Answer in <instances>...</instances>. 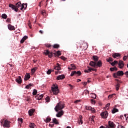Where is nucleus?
I'll return each instance as SVG.
<instances>
[{
    "label": "nucleus",
    "instance_id": "obj_1",
    "mask_svg": "<svg viewBox=\"0 0 128 128\" xmlns=\"http://www.w3.org/2000/svg\"><path fill=\"white\" fill-rule=\"evenodd\" d=\"M22 6V3L20 2H18L16 6H14V4H9V8H10L13 10H14V12H18V8H21Z\"/></svg>",
    "mask_w": 128,
    "mask_h": 128
},
{
    "label": "nucleus",
    "instance_id": "obj_2",
    "mask_svg": "<svg viewBox=\"0 0 128 128\" xmlns=\"http://www.w3.org/2000/svg\"><path fill=\"white\" fill-rule=\"evenodd\" d=\"M65 105L66 104L62 102L58 103V104H56V106L54 108L56 112H58V110H62V108H64Z\"/></svg>",
    "mask_w": 128,
    "mask_h": 128
},
{
    "label": "nucleus",
    "instance_id": "obj_3",
    "mask_svg": "<svg viewBox=\"0 0 128 128\" xmlns=\"http://www.w3.org/2000/svg\"><path fill=\"white\" fill-rule=\"evenodd\" d=\"M52 92L54 94H58L60 92V90H58V84H53L52 86Z\"/></svg>",
    "mask_w": 128,
    "mask_h": 128
},
{
    "label": "nucleus",
    "instance_id": "obj_4",
    "mask_svg": "<svg viewBox=\"0 0 128 128\" xmlns=\"http://www.w3.org/2000/svg\"><path fill=\"white\" fill-rule=\"evenodd\" d=\"M124 74V73L123 71H118L116 73H114L113 74V76L115 78H118V76H122Z\"/></svg>",
    "mask_w": 128,
    "mask_h": 128
},
{
    "label": "nucleus",
    "instance_id": "obj_5",
    "mask_svg": "<svg viewBox=\"0 0 128 128\" xmlns=\"http://www.w3.org/2000/svg\"><path fill=\"white\" fill-rule=\"evenodd\" d=\"M10 122L8 120H5L4 122V124L3 125L4 128H10Z\"/></svg>",
    "mask_w": 128,
    "mask_h": 128
},
{
    "label": "nucleus",
    "instance_id": "obj_6",
    "mask_svg": "<svg viewBox=\"0 0 128 128\" xmlns=\"http://www.w3.org/2000/svg\"><path fill=\"white\" fill-rule=\"evenodd\" d=\"M100 116L102 118H106L108 116V111H105L100 114Z\"/></svg>",
    "mask_w": 128,
    "mask_h": 128
},
{
    "label": "nucleus",
    "instance_id": "obj_7",
    "mask_svg": "<svg viewBox=\"0 0 128 128\" xmlns=\"http://www.w3.org/2000/svg\"><path fill=\"white\" fill-rule=\"evenodd\" d=\"M108 124L109 126L108 128H116V124H114V123L112 121H108Z\"/></svg>",
    "mask_w": 128,
    "mask_h": 128
},
{
    "label": "nucleus",
    "instance_id": "obj_8",
    "mask_svg": "<svg viewBox=\"0 0 128 128\" xmlns=\"http://www.w3.org/2000/svg\"><path fill=\"white\" fill-rule=\"evenodd\" d=\"M26 8H28V3L21 4V8H20V10H26Z\"/></svg>",
    "mask_w": 128,
    "mask_h": 128
},
{
    "label": "nucleus",
    "instance_id": "obj_9",
    "mask_svg": "<svg viewBox=\"0 0 128 128\" xmlns=\"http://www.w3.org/2000/svg\"><path fill=\"white\" fill-rule=\"evenodd\" d=\"M16 82H18L19 84H20L22 82V77L19 76L18 78L16 79Z\"/></svg>",
    "mask_w": 128,
    "mask_h": 128
},
{
    "label": "nucleus",
    "instance_id": "obj_10",
    "mask_svg": "<svg viewBox=\"0 0 128 128\" xmlns=\"http://www.w3.org/2000/svg\"><path fill=\"white\" fill-rule=\"evenodd\" d=\"M98 66V68H102V60H98V62H96V68Z\"/></svg>",
    "mask_w": 128,
    "mask_h": 128
},
{
    "label": "nucleus",
    "instance_id": "obj_11",
    "mask_svg": "<svg viewBox=\"0 0 128 128\" xmlns=\"http://www.w3.org/2000/svg\"><path fill=\"white\" fill-rule=\"evenodd\" d=\"M76 67L74 64H71L70 67L68 68V70H76Z\"/></svg>",
    "mask_w": 128,
    "mask_h": 128
},
{
    "label": "nucleus",
    "instance_id": "obj_12",
    "mask_svg": "<svg viewBox=\"0 0 128 128\" xmlns=\"http://www.w3.org/2000/svg\"><path fill=\"white\" fill-rule=\"evenodd\" d=\"M8 27L10 30H16V28L10 24H8Z\"/></svg>",
    "mask_w": 128,
    "mask_h": 128
},
{
    "label": "nucleus",
    "instance_id": "obj_13",
    "mask_svg": "<svg viewBox=\"0 0 128 128\" xmlns=\"http://www.w3.org/2000/svg\"><path fill=\"white\" fill-rule=\"evenodd\" d=\"M118 64L120 66V68H124V62H122V60H120Z\"/></svg>",
    "mask_w": 128,
    "mask_h": 128
},
{
    "label": "nucleus",
    "instance_id": "obj_14",
    "mask_svg": "<svg viewBox=\"0 0 128 128\" xmlns=\"http://www.w3.org/2000/svg\"><path fill=\"white\" fill-rule=\"evenodd\" d=\"M34 112H36V110H34V108H32V109L29 110V111H28L29 116H32V114H34Z\"/></svg>",
    "mask_w": 128,
    "mask_h": 128
},
{
    "label": "nucleus",
    "instance_id": "obj_15",
    "mask_svg": "<svg viewBox=\"0 0 128 128\" xmlns=\"http://www.w3.org/2000/svg\"><path fill=\"white\" fill-rule=\"evenodd\" d=\"M42 98H44L43 94H41V95L38 94L36 96V100H42Z\"/></svg>",
    "mask_w": 128,
    "mask_h": 128
},
{
    "label": "nucleus",
    "instance_id": "obj_16",
    "mask_svg": "<svg viewBox=\"0 0 128 128\" xmlns=\"http://www.w3.org/2000/svg\"><path fill=\"white\" fill-rule=\"evenodd\" d=\"M63 115H64V110H61L56 114V116H57V118H60L62 116H63Z\"/></svg>",
    "mask_w": 128,
    "mask_h": 128
},
{
    "label": "nucleus",
    "instance_id": "obj_17",
    "mask_svg": "<svg viewBox=\"0 0 128 128\" xmlns=\"http://www.w3.org/2000/svg\"><path fill=\"white\" fill-rule=\"evenodd\" d=\"M66 76L64 75H59L58 76H57L56 80H64V78H65Z\"/></svg>",
    "mask_w": 128,
    "mask_h": 128
},
{
    "label": "nucleus",
    "instance_id": "obj_18",
    "mask_svg": "<svg viewBox=\"0 0 128 128\" xmlns=\"http://www.w3.org/2000/svg\"><path fill=\"white\" fill-rule=\"evenodd\" d=\"M30 78V74H26L24 76V80H28Z\"/></svg>",
    "mask_w": 128,
    "mask_h": 128
},
{
    "label": "nucleus",
    "instance_id": "obj_19",
    "mask_svg": "<svg viewBox=\"0 0 128 128\" xmlns=\"http://www.w3.org/2000/svg\"><path fill=\"white\" fill-rule=\"evenodd\" d=\"M90 66H92V68H96V62L91 61L90 62Z\"/></svg>",
    "mask_w": 128,
    "mask_h": 128
},
{
    "label": "nucleus",
    "instance_id": "obj_20",
    "mask_svg": "<svg viewBox=\"0 0 128 128\" xmlns=\"http://www.w3.org/2000/svg\"><path fill=\"white\" fill-rule=\"evenodd\" d=\"M112 58H118V56H120V53H114L112 54Z\"/></svg>",
    "mask_w": 128,
    "mask_h": 128
},
{
    "label": "nucleus",
    "instance_id": "obj_21",
    "mask_svg": "<svg viewBox=\"0 0 128 128\" xmlns=\"http://www.w3.org/2000/svg\"><path fill=\"white\" fill-rule=\"evenodd\" d=\"M92 59L94 60V62H96L98 61V56H93Z\"/></svg>",
    "mask_w": 128,
    "mask_h": 128
},
{
    "label": "nucleus",
    "instance_id": "obj_22",
    "mask_svg": "<svg viewBox=\"0 0 128 128\" xmlns=\"http://www.w3.org/2000/svg\"><path fill=\"white\" fill-rule=\"evenodd\" d=\"M51 120H52V118H50V116H48L46 118V120H44V122L46 123L50 122Z\"/></svg>",
    "mask_w": 128,
    "mask_h": 128
},
{
    "label": "nucleus",
    "instance_id": "obj_23",
    "mask_svg": "<svg viewBox=\"0 0 128 128\" xmlns=\"http://www.w3.org/2000/svg\"><path fill=\"white\" fill-rule=\"evenodd\" d=\"M52 120L54 124H58V121L56 118H52Z\"/></svg>",
    "mask_w": 128,
    "mask_h": 128
},
{
    "label": "nucleus",
    "instance_id": "obj_24",
    "mask_svg": "<svg viewBox=\"0 0 128 128\" xmlns=\"http://www.w3.org/2000/svg\"><path fill=\"white\" fill-rule=\"evenodd\" d=\"M85 94V96H86L87 94H90V91L88 90H84V91L82 93V96Z\"/></svg>",
    "mask_w": 128,
    "mask_h": 128
},
{
    "label": "nucleus",
    "instance_id": "obj_25",
    "mask_svg": "<svg viewBox=\"0 0 128 128\" xmlns=\"http://www.w3.org/2000/svg\"><path fill=\"white\" fill-rule=\"evenodd\" d=\"M24 120H22V118H18V122L20 126L22 124Z\"/></svg>",
    "mask_w": 128,
    "mask_h": 128
},
{
    "label": "nucleus",
    "instance_id": "obj_26",
    "mask_svg": "<svg viewBox=\"0 0 128 128\" xmlns=\"http://www.w3.org/2000/svg\"><path fill=\"white\" fill-rule=\"evenodd\" d=\"M34 86V84H29L26 86L25 88H26L27 90H28L30 88L31 86Z\"/></svg>",
    "mask_w": 128,
    "mask_h": 128
},
{
    "label": "nucleus",
    "instance_id": "obj_27",
    "mask_svg": "<svg viewBox=\"0 0 128 128\" xmlns=\"http://www.w3.org/2000/svg\"><path fill=\"white\" fill-rule=\"evenodd\" d=\"M112 114H116V112H118V109L114 108L112 110Z\"/></svg>",
    "mask_w": 128,
    "mask_h": 128
},
{
    "label": "nucleus",
    "instance_id": "obj_28",
    "mask_svg": "<svg viewBox=\"0 0 128 128\" xmlns=\"http://www.w3.org/2000/svg\"><path fill=\"white\" fill-rule=\"evenodd\" d=\"M1 17L2 18H4V20H6L8 18V15L6 14H4L2 15Z\"/></svg>",
    "mask_w": 128,
    "mask_h": 128
},
{
    "label": "nucleus",
    "instance_id": "obj_29",
    "mask_svg": "<svg viewBox=\"0 0 128 128\" xmlns=\"http://www.w3.org/2000/svg\"><path fill=\"white\" fill-rule=\"evenodd\" d=\"M110 72H114V70H118V68L116 66H114V68H110Z\"/></svg>",
    "mask_w": 128,
    "mask_h": 128
},
{
    "label": "nucleus",
    "instance_id": "obj_30",
    "mask_svg": "<svg viewBox=\"0 0 128 128\" xmlns=\"http://www.w3.org/2000/svg\"><path fill=\"white\" fill-rule=\"evenodd\" d=\"M83 48H88V44L86 42H84L82 44Z\"/></svg>",
    "mask_w": 128,
    "mask_h": 128
},
{
    "label": "nucleus",
    "instance_id": "obj_31",
    "mask_svg": "<svg viewBox=\"0 0 128 128\" xmlns=\"http://www.w3.org/2000/svg\"><path fill=\"white\" fill-rule=\"evenodd\" d=\"M118 61H116V60H114V62L110 63V64H111V66H116V64H118Z\"/></svg>",
    "mask_w": 128,
    "mask_h": 128
},
{
    "label": "nucleus",
    "instance_id": "obj_32",
    "mask_svg": "<svg viewBox=\"0 0 128 128\" xmlns=\"http://www.w3.org/2000/svg\"><path fill=\"white\" fill-rule=\"evenodd\" d=\"M85 108L86 110H92V106H85Z\"/></svg>",
    "mask_w": 128,
    "mask_h": 128
},
{
    "label": "nucleus",
    "instance_id": "obj_33",
    "mask_svg": "<svg viewBox=\"0 0 128 128\" xmlns=\"http://www.w3.org/2000/svg\"><path fill=\"white\" fill-rule=\"evenodd\" d=\"M92 96V98H96V94L94 93L91 94Z\"/></svg>",
    "mask_w": 128,
    "mask_h": 128
},
{
    "label": "nucleus",
    "instance_id": "obj_34",
    "mask_svg": "<svg viewBox=\"0 0 128 128\" xmlns=\"http://www.w3.org/2000/svg\"><path fill=\"white\" fill-rule=\"evenodd\" d=\"M36 125H34V124L30 122V128H34V126Z\"/></svg>",
    "mask_w": 128,
    "mask_h": 128
},
{
    "label": "nucleus",
    "instance_id": "obj_35",
    "mask_svg": "<svg viewBox=\"0 0 128 128\" xmlns=\"http://www.w3.org/2000/svg\"><path fill=\"white\" fill-rule=\"evenodd\" d=\"M53 48H60V44H54L53 46Z\"/></svg>",
    "mask_w": 128,
    "mask_h": 128
},
{
    "label": "nucleus",
    "instance_id": "obj_36",
    "mask_svg": "<svg viewBox=\"0 0 128 128\" xmlns=\"http://www.w3.org/2000/svg\"><path fill=\"white\" fill-rule=\"evenodd\" d=\"M36 94H38V90L36 89H34L32 92L33 96H36Z\"/></svg>",
    "mask_w": 128,
    "mask_h": 128
},
{
    "label": "nucleus",
    "instance_id": "obj_37",
    "mask_svg": "<svg viewBox=\"0 0 128 128\" xmlns=\"http://www.w3.org/2000/svg\"><path fill=\"white\" fill-rule=\"evenodd\" d=\"M40 14H42V16H46V10H41L40 11Z\"/></svg>",
    "mask_w": 128,
    "mask_h": 128
},
{
    "label": "nucleus",
    "instance_id": "obj_38",
    "mask_svg": "<svg viewBox=\"0 0 128 128\" xmlns=\"http://www.w3.org/2000/svg\"><path fill=\"white\" fill-rule=\"evenodd\" d=\"M120 83L118 82L116 85V90H120Z\"/></svg>",
    "mask_w": 128,
    "mask_h": 128
},
{
    "label": "nucleus",
    "instance_id": "obj_39",
    "mask_svg": "<svg viewBox=\"0 0 128 128\" xmlns=\"http://www.w3.org/2000/svg\"><path fill=\"white\" fill-rule=\"evenodd\" d=\"M106 62H114V59L112 58H109L108 59H106Z\"/></svg>",
    "mask_w": 128,
    "mask_h": 128
},
{
    "label": "nucleus",
    "instance_id": "obj_40",
    "mask_svg": "<svg viewBox=\"0 0 128 128\" xmlns=\"http://www.w3.org/2000/svg\"><path fill=\"white\" fill-rule=\"evenodd\" d=\"M76 71H72L71 72L70 76H74L76 75Z\"/></svg>",
    "mask_w": 128,
    "mask_h": 128
},
{
    "label": "nucleus",
    "instance_id": "obj_41",
    "mask_svg": "<svg viewBox=\"0 0 128 128\" xmlns=\"http://www.w3.org/2000/svg\"><path fill=\"white\" fill-rule=\"evenodd\" d=\"M114 96H116V94H114L109 95L108 96V98H114Z\"/></svg>",
    "mask_w": 128,
    "mask_h": 128
},
{
    "label": "nucleus",
    "instance_id": "obj_42",
    "mask_svg": "<svg viewBox=\"0 0 128 128\" xmlns=\"http://www.w3.org/2000/svg\"><path fill=\"white\" fill-rule=\"evenodd\" d=\"M54 70H62V68L60 67H58L57 66H56L54 67Z\"/></svg>",
    "mask_w": 128,
    "mask_h": 128
},
{
    "label": "nucleus",
    "instance_id": "obj_43",
    "mask_svg": "<svg viewBox=\"0 0 128 128\" xmlns=\"http://www.w3.org/2000/svg\"><path fill=\"white\" fill-rule=\"evenodd\" d=\"M76 74H78V76H80L82 74V72L80 71L76 72Z\"/></svg>",
    "mask_w": 128,
    "mask_h": 128
},
{
    "label": "nucleus",
    "instance_id": "obj_44",
    "mask_svg": "<svg viewBox=\"0 0 128 128\" xmlns=\"http://www.w3.org/2000/svg\"><path fill=\"white\" fill-rule=\"evenodd\" d=\"M36 70H38V68L36 67V68H33L32 69V72H36Z\"/></svg>",
    "mask_w": 128,
    "mask_h": 128
},
{
    "label": "nucleus",
    "instance_id": "obj_45",
    "mask_svg": "<svg viewBox=\"0 0 128 128\" xmlns=\"http://www.w3.org/2000/svg\"><path fill=\"white\" fill-rule=\"evenodd\" d=\"M45 100L46 102H50V97L48 96L46 97Z\"/></svg>",
    "mask_w": 128,
    "mask_h": 128
},
{
    "label": "nucleus",
    "instance_id": "obj_46",
    "mask_svg": "<svg viewBox=\"0 0 128 128\" xmlns=\"http://www.w3.org/2000/svg\"><path fill=\"white\" fill-rule=\"evenodd\" d=\"M52 54H54V53H52V52H50L49 54H48V56L49 58H52V56H54Z\"/></svg>",
    "mask_w": 128,
    "mask_h": 128
},
{
    "label": "nucleus",
    "instance_id": "obj_47",
    "mask_svg": "<svg viewBox=\"0 0 128 128\" xmlns=\"http://www.w3.org/2000/svg\"><path fill=\"white\" fill-rule=\"evenodd\" d=\"M89 120H90V122H92H92L94 124V119H92V118H89Z\"/></svg>",
    "mask_w": 128,
    "mask_h": 128
},
{
    "label": "nucleus",
    "instance_id": "obj_48",
    "mask_svg": "<svg viewBox=\"0 0 128 128\" xmlns=\"http://www.w3.org/2000/svg\"><path fill=\"white\" fill-rule=\"evenodd\" d=\"M91 100V103L92 104H96V100H94V99H92L90 100Z\"/></svg>",
    "mask_w": 128,
    "mask_h": 128
},
{
    "label": "nucleus",
    "instance_id": "obj_49",
    "mask_svg": "<svg viewBox=\"0 0 128 128\" xmlns=\"http://www.w3.org/2000/svg\"><path fill=\"white\" fill-rule=\"evenodd\" d=\"M50 52L48 51V50H46L44 52V54H46V56H48Z\"/></svg>",
    "mask_w": 128,
    "mask_h": 128
},
{
    "label": "nucleus",
    "instance_id": "obj_50",
    "mask_svg": "<svg viewBox=\"0 0 128 128\" xmlns=\"http://www.w3.org/2000/svg\"><path fill=\"white\" fill-rule=\"evenodd\" d=\"M56 54L58 56H62V53H60V51H58L56 52Z\"/></svg>",
    "mask_w": 128,
    "mask_h": 128
},
{
    "label": "nucleus",
    "instance_id": "obj_51",
    "mask_svg": "<svg viewBox=\"0 0 128 128\" xmlns=\"http://www.w3.org/2000/svg\"><path fill=\"white\" fill-rule=\"evenodd\" d=\"M28 36H24L22 38L24 40H28Z\"/></svg>",
    "mask_w": 128,
    "mask_h": 128
},
{
    "label": "nucleus",
    "instance_id": "obj_52",
    "mask_svg": "<svg viewBox=\"0 0 128 128\" xmlns=\"http://www.w3.org/2000/svg\"><path fill=\"white\" fill-rule=\"evenodd\" d=\"M47 74H52V70H48L46 72Z\"/></svg>",
    "mask_w": 128,
    "mask_h": 128
},
{
    "label": "nucleus",
    "instance_id": "obj_53",
    "mask_svg": "<svg viewBox=\"0 0 128 128\" xmlns=\"http://www.w3.org/2000/svg\"><path fill=\"white\" fill-rule=\"evenodd\" d=\"M45 46H46V48H50V46H52V45H50V44H46Z\"/></svg>",
    "mask_w": 128,
    "mask_h": 128
},
{
    "label": "nucleus",
    "instance_id": "obj_54",
    "mask_svg": "<svg viewBox=\"0 0 128 128\" xmlns=\"http://www.w3.org/2000/svg\"><path fill=\"white\" fill-rule=\"evenodd\" d=\"M91 110L92 112H96V109L92 108V107H91V110Z\"/></svg>",
    "mask_w": 128,
    "mask_h": 128
},
{
    "label": "nucleus",
    "instance_id": "obj_55",
    "mask_svg": "<svg viewBox=\"0 0 128 128\" xmlns=\"http://www.w3.org/2000/svg\"><path fill=\"white\" fill-rule=\"evenodd\" d=\"M110 104L108 103V104H106V108H110Z\"/></svg>",
    "mask_w": 128,
    "mask_h": 128
},
{
    "label": "nucleus",
    "instance_id": "obj_56",
    "mask_svg": "<svg viewBox=\"0 0 128 128\" xmlns=\"http://www.w3.org/2000/svg\"><path fill=\"white\" fill-rule=\"evenodd\" d=\"M78 122H79V124H82V123H83V122H82V120L80 119V120H78Z\"/></svg>",
    "mask_w": 128,
    "mask_h": 128
},
{
    "label": "nucleus",
    "instance_id": "obj_57",
    "mask_svg": "<svg viewBox=\"0 0 128 128\" xmlns=\"http://www.w3.org/2000/svg\"><path fill=\"white\" fill-rule=\"evenodd\" d=\"M68 86L70 88V90H72V88H74V86H72V85L68 84Z\"/></svg>",
    "mask_w": 128,
    "mask_h": 128
},
{
    "label": "nucleus",
    "instance_id": "obj_58",
    "mask_svg": "<svg viewBox=\"0 0 128 128\" xmlns=\"http://www.w3.org/2000/svg\"><path fill=\"white\" fill-rule=\"evenodd\" d=\"M124 74L126 76V78H128V70L124 73Z\"/></svg>",
    "mask_w": 128,
    "mask_h": 128
},
{
    "label": "nucleus",
    "instance_id": "obj_59",
    "mask_svg": "<svg viewBox=\"0 0 128 128\" xmlns=\"http://www.w3.org/2000/svg\"><path fill=\"white\" fill-rule=\"evenodd\" d=\"M60 58H61L62 60H66V57H64V56H62Z\"/></svg>",
    "mask_w": 128,
    "mask_h": 128
},
{
    "label": "nucleus",
    "instance_id": "obj_60",
    "mask_svg": "<svg viewBox=\"0 0 128 128\" xmlns=\"http://www.w3.org/2000/svg\"><path fill=\"white\" fill-rule=\"evenodd\" d=\"M88 70L89 72H92V68L89 67V66H88Z\"/></svg>",
    "mask_w": 128,
    "mask_h": 128
},
{
    "label": "nucleus",
    "instance_id": "obj_61",
    "mask_svg": "<svg viewBox=\"0 0 128 128\" xmlns=\"http://www.w3.org/2000/svg\"><path fill=\"white\" fill-rule=\"evenodd\" d=\"M56 66H58V68H60V66H62V65L58 63H57Z\"/></svg>",
    "mask_w": 128,
    "mask_h": 128
},
{
    "label": "nucleus",
    "instance_id": "obj_62",
    "mask_svg": "<svg viewBox=\"0 0 128 128\" xmlns=\"http://www.w3.org/2000/svg\"><path fill=\"white\" fill-rule=\"evenodd\" d=\"M42 1H41V2H40V3H39L38 6H40H40H42Z\"/></svg>",
    "mask_w": 128,
    "mask_h": 128
},
{
    "label": "nucleus",
    "instance_id": "obj_63",
    "mask_svg": "<svg viewBox=\"0 0 128 128\" xmlns=\"http://www.w3.org/2000/svg\"><path fill=\"white\" fill-rule=\"evenodd\" d=\"M24 40L22 38V39L20 40V44H24Z\"/></svg>",
    "mask_w": 128,
    "mask_h": 128
},
{
    "label": "nucleus",
    "instance_id": "obj_64",
    "mask_svg": "<svg viewBox=\"0 0 128 128\" xmlns=\"http://www.w3.org/2000/svg\"><path fill=\"white\" fill-rule=\"evenodd\" d=\"M124 60H126V56H124L123 58Z\"/></svg>",
    "mask_w": 128,
    "mask_h": 128
}]
</instances>
